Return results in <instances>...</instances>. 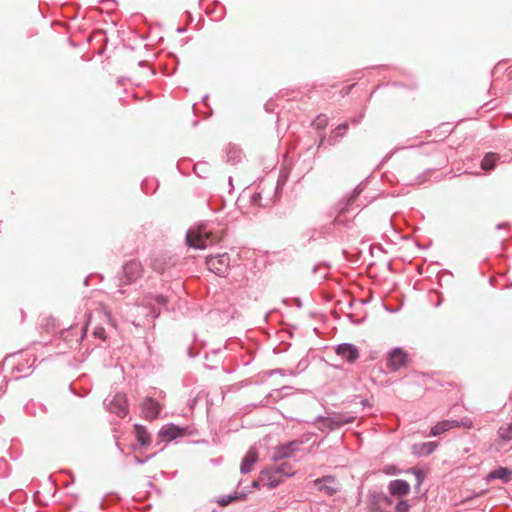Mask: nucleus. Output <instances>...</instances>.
I'll return each mask as SVG.
<instances>
[{"instance_id": "obj_1", "label": "nucleus", "mask_w": 512, "mask_h": 512, "mask_svg": "<svg viewBox=\"0 0 512 512\" xmlns=\"http://www.w3.org/2000/svg\"><path fill=\"white\" fill-rule=\"evenodd\" d=\"M278 188L279 181H277L276 185L264 181L262 184L258 186L259 191H255L250 196L251 204L259 207L270 206L274 202V198L276 197Z\"/></svg>"}, {"instance_id": "obj_2", "label": "nucleus", "mask_w": 512, "mask_h": 512, "mask_svg": "<svg viewBox=\"0 0 512 512\" xmlns=\"http://www.w3.org/2000/svg\"><path fill=\"white\" fill-rule=\"evenodd\" d=\"M218 238L208 232L204 226L189 229L186 233V245L195 249H204L217 242Z\"/></svg>"}, {"instance_id": "obj_3", "label": "nucleus", "mask_w": 512, "mask_h": 512, "mask_svg": "<svg viewBox=\"0 0 512 512\" xmlns=\"http://www.w3.org/2000/svg\"><path fill=\"white\" fill-rule=\"evenodd\" d=\"M362 188L361 185H358L351 193L350 195L342 199L336 206L337 215L334 218V223L337 225H345L347 219L345 218V215L353 212L355 208L353 207L354 201L357 199V197L361 194Z\"/></svg>"}, {"instance_id": "obj_4", "label": "nucleus", "mask_w": 512, "mask_h": 512, "mask_svg": "<svg viewBox=\"0 0 512 512\" xmlns=\"http://www.w3.org/2000/svg\"><path fill=\"white\" fill-rule=\"evenodd\" d=\"M356 419V416L354 415H342L338 414L334 417H324V416H318L316 417V422L319 423L318 429L321 431H334L336 429H339L340 427L350 424L354 422Z\"/></svg>"}, {"instance_id": "obj_5", "label": "nucleus", "mask_w": 512, "mask_h": 512, "mask_svg": "<svg viewBox=\"0 0 512 512\" xmlns=\"http://www.w3.org/2000/svg\"><path fill=\"white\" fill-rule=\"evenodd\" d=\"M206 266L216 275L225 276L230 267V256L228 253L209 255L206 257Z\"/></svg>"}, {"instance_id": "obj_6", "label": "nucleus", "mask_w": 512, "mask_h": 512, "mask_svg": "<svg viewBox=\"0 0 512 512\" xmlns=\"http://www.w3.org/2000/svg\"><path fill=\"white\" fill-rule=\"evenodd\" d=\"M104 404L109 412L116 414L120 418H124L128 415L127 397L123 393H117L112 397L108 396L104 400Z\"/></svg>"}, {"instance_id": "obj_7", "label": "nucleus", "mask_w": 512, "mask_h": 512, "mask_svg": "<svg viewBox=\"0 0 512 512\" xmlns=\"http://www.w3.org/2000/svg\"><path fill=\"white\" fill-rule=\"evenodd\" d=\"M143 268L139 261L131 260L123 265L120 286L129 285L142 276Z\"/></svg>"}, {"instance_id": "obj_8", "label": "nucleus", "mask_w": 512, "mask_h": 512, "mask_svg": "<svg viewBox=\"0 0 512 512\" xmlns=\"http://www.w3.org/2000/svg\"><path fill=\"white\" fill-rule=\"evenodd\" d=\"M368 498L371 506L370 512H386L393 505L391 497L383 492H370Z\"/></svg>"}, {"instance_id": "obj_9", "label": "nucleus", "mask_w": 512, "mask_h": 512, "mask_svg": "<svg viewBox=\"0 0 512 512\" xmlns=\"http://www.w3.org/2000/svg\"><path fill=\"white\" fill-rule=\"evenodd\" d=\"M302 443L303 442L300 440H292L287 443L278 445L273 450L272 459L274 461H279L292 457L295 452L299 451Z\"/></svg>"}, {"instance_id": "obj_10", "label": "nucleus", "mask_w": 512, "mask_h": 512, "mask_svg": "<svg viewBox=\"0 0 512 512\" xmlns=\"http://www.w3.org/2000/svg\"><path fill=\"white\" fill-rule=\"evenodd\" d=\"M408 355L400 347L393 348L387 357V367L391 371H398L407 364Z\"/></svg>"}, {"instance_id": "obj_11", "label": "nucleus", "mask_w": 512, "mask_h": 512, "mask_svg": "<svg viewBox=\"0 0 512 512\" xmlns=\"http://www.w3.org/2000/svg\"><path fill=\"white\" fill-rule=\"evenodd\" d=\"M313 486L315 489L328 496L335 495L339 490L338 481L333 476H323L322 478H318L314 480Z\"/></svg>"}, {"instance_id": "obj_12", "label": "nucleus", "mask_w": 512, "mask_h": 512, "mask_svg": "<svg viewBox=\"0 0 512 512\" xmlns=\"http://www.w3.org/2000/svg\"><path fill=\"white\" fill-rule=\"evenodd\" d=\"M141 410L145 419L154 420L159 416L162 407L160 403L152 397H145L141 404Z\"/></svg>"}, {"instance_id": "obj_13", "label": "nucleus", "mask_w": 512, "mask_h": 512, "mask_svg": "<svg viewBox=\"0 0 512 512\" xmlns=\"http://www.w3.org/2000/svg\"><path fill=\"white\" fill-rule=\"evenodd\" d=\"M336 354L348 363H354L359 358L358 348L351 343H341L335 348Z\"/></svg>"}, {"instance_id": "obj_14", "label": "nucleus", "mask_w": 512, "mask_h": 512, "mask_svg": "<svg viewBox=\"0 0 512 512\" xmlns=\"http://www.w3.org/2000/svg\"><path fill=\"white\" fill-rule=\"evenodd\" d=\"M283 480V477L277 473V470L271 467L262 470L260 473V481L269 488H276Z\"/></svg>"}, {"instance_id": "obj_15", "label": "nucleus", "mask_w": 512, "mask_h": 512, "mask_svg": "<svg viewBox=\"0 0 512 512\" xmlns=\"http://www.w3.org/2000/svg\"><path fill=\"white\" fill-rule=\"evenodd\" d=\"M388 491L391 496L403 497L410 492V484L403 479L392 480L388 484Z\"/></svg>"}, {"instance_id": "obj_16", "label": "nucleus", "mask_w": 512, "mask_h": 512, "mask_svg": "<svg viewBox=\"0 0 512 512\" xmlns=\"http://www.w3.org/2000/svg\"><path fill=\"white\" fill-rule=\"evenodd\" d=\"M185 430V428L179 427L171 423L162 427L159 431V435L168 441H172L177 439L178 437L184 436Z\"/></svg>"}, {"instance_id": "obj_17", "label": "nucleus", "mask_w": 512, "mask_h": 512, "mask_svg": "<svg viewBox=\"0 0 512 512\" xmlns=\"http://www.w3.org/2000/svg\"><path fill=\"white\" fill-rule=\"evenodd\" d=\"M437 446L438 443L435 441L415 443L412 445L411 450L413 455L423 457L432 454L436 450Z\"/></svg>"}, {"instance_id": "obj_18", "label": "nucleus", "mask_w": 512, "mask_h": 512, "mask_svg": "<svg viewBox=\"0 0 512 512\" xmlns=\"http://www.w3.org/2000/svg\"><path fill=\"white\" fill-rule=\"evenodd\" d=\"M257 460H258V453H257L256 449L250 448L242 459V462L240 465V472L242 474L249 473L252 470L254 464L257 462Z\"/></svg>"}, {"instance_id": "obj_19", "label": "nucleus", "mask_w": 512, "mask_h": 512, "mask_svg": "<svg viewBox=\"0 0 512 512\" xmlns=\"http://www.w3.org/2000/svg\"><path fill=\"white\" fill-rule=\"evenodd\" d=\"M511 475H512L511 469H509L507 467H499L497 469L490 471L486 476V480L490 482L492 480L499 479L503 483H508L511 479Z\"/></svg>"}, {"instance_id": "obj_20", "label": "nucleus", "mask_w": 512, "mask_h": 512, "mask_svg": "<svg viewBox=\"0 0 512 512\" xmlns=\"http://www.w3.org/2000/svg\"><path fill=\"white\" fill-rule=\"evenodd\" d=\"M134 432L137 441L140 443L141 446H148L151 442V437L147 429L140 424L134 425Z\"/></svg>"}, {"instance_id": "obj_21", "label": "nucleus", "mask_w": 512, "mask_h": 512, "mask_svg": "<svg viewBox=\"0 0 512 512\" xmlns=\"http://www.w3.org/2000/svg\"><path fill=\"white\" fill-rule=\"evenodd\" d=\"M242 150L236 145H229L226 151L227 162L237 164L242 160Z\"/></svg>"}, {"instance_id": "obj_22", "label": "nucleus", "mask_w": 512, "mask_h": 512, "mask_svg": "<svg viewBox=\"0 0 512 512\" xmlns=\"http://www.w3.org/2000/svg\"><path fill=\"white\" fill-rule=\"evenodd\" d=\"M452 420H443L438 422L436 425H434L429 433V436L435 437L443 434L446 431H449L451 428H453Z\"/></svg>"}, {"instance_id": "obj_23", "label": "nucleus", "mask_w": 512, "mask_h": 512, "mask_svg": "<svg viewBox=\"0 0 512 512\" xmlns=\"http://www.w3.org/2000/svg\"><path fill=\"white\" fill-rule=\"evenodd\" d=\"M499 155L496 153H487L481 160V168L484 171H491L495 168Z\"/></svg>"}, {"instance_id": "obj_24", "label": "nucleus", "mask_w": 512, "mask_h": 512, "mask_svg": "<svg viewBox=\"0 0 512 512\" xmlns=\"http://www.w3.org/2000/svg\"><path fill=\"white\" fill-rule=\"evenodd\" d=\"M286 389H289V387H283L281 389H275L273 391H271L269 394H267L266 396V400L264 403H262L263 406H266L270 403H276L278 402L279 400L283 399L287 394L284 393V390Z\"/></svg>"}, {"instance_id": "obj_25", "label": "nucleus", "mask_w": 512, "mask_h": 512, "mask_svg": "<svg viewBox=\"0 0 512 512\" xmlns=\"http://www.w3.org/2000/svg\"><path fill=\"white\" fill-rule=\"evenodd\" d=\"M348 130V123H342L336 127V129L333 132V135H331L327 142L330 146L334 145L339 138H342L346 131Z\"/></svg>"}, {"instance_id": "obj_26", "label": "nucleus", "mask_w": 512, "mask_h": 512, "mask_svg": "<svg viewBox=\"0 0 512 512\" xmlns=\"http://www.w3.org/2000/svg\"><path fill=\"white\" fill-rule=\"evenodd\" d=\"M272 469L277 470V473L285 479L286 477L292 476L294 474L293 466L287 462L281 463L279 465L271 466Z\"/></svg>"}, {"instance_id": "obj_27", "label": "nucleus", "mask_w": 512, "mask_h": 512, "mask_svg": "<svg viewBox=\"0 0 512 512\" xmlns=\"http://www.w3.org/2000/svg\"><path fill=\"white\" fill-rule=\"evenodd\" d=\"M498 436L501 440L509 442L512 440V421L498 429Z\"/></svg>"}, {"instance_id": "obj_28", "label": "nucleus", "mask_w": 512, "mask_h": 512, "mask_svg": "<svg viewBox=\"0 0 512 512\" xmlns=\"http://www.w3.org/2000/svg\"><path fill=\"white\" fill-rule=\"evenodd\" d=\"M242 496V493L235 492L234 494L220 496L216 499V502L219 504V506L224 507L235 500L241 499Z\"/></svg>"}, {"instance_id": "obj_29", "label": "nucleus", "mask_w": 512, "mask_h": 512, "mask_svg": "<svg viewBox=\"0 0 512 512\" xmlns=\"http://www.w3.org/2000/svg\"><path fill=\"white\" fill-rule=\"evenodd\" d=\"M144 301L148 305H152L155 302L159 306H166L168 299L166 296H164L162 294H158V295L147 296V297H145Z\"/></svg>"}, {"instance_id": "obj_30", "label": "nucleus", "mask_w": 512, "mask_h": 512, "mask_svg": "<svg viewBox=\"0 0 512 512\" xmlns=\"http://www.w3.org/2000/svg\"><path fill=\"white\" fill-rule=\"evenodd\" d=\"M313 125L317 130L323 131L328 125V117L325 114L318 115L313 121Z\"/></svg>"}, {"instance_id": "obj_31", "label": "nucleus", "mask_w": 512, "mask_h": 512, "mask_svg": "<svg viewBox=\"0 0 512 512\" xmlns=\"http://www.w3.org/2000/svg\"><path fill=\"white\" fill-rule=\"evenodd\" d=\"M313 274L317 275L318 280H323L328 274V267L325 264H318L313 267Z\"/></svg>"}, {"instance_id": "obj_32", "label": "nucleus", "mask_w": 512, "mask_h": 512, "mask_svg": "<svg viewBox=\"0 0 512 512\" xmlns=\"http://www.w3.org/2000/svg\"><path fill=\"white\" fill-rule=\"evenodd\" d=\"M151 267L154 271L158 273H163L165 271V261L162 258L155 257L151 261Z\"/></svg>"}, {"instance_id": "obj_33", "label": "nucleus", "mask_w": 512, "mask_h": 512, "mask_svg": "<svg viewBox=\"0 0 512 512\" xmlns=\"http://www.w3.org/2000/svg\"><path fill=\"white\" fill-rule=\"evenodd\" d=\"M411 472L414 474V476L416 478L415 487L419 488L422 485V483L426 477V474L422 469H417V468H411Z\"/></svg>"}, {"instance_id": "obj_34", "label": "nucleus", "mask_w": 512, "mask_h": 512, "mask_svg": "<svg viewBox=\"0 0 512 512\" xmlns=\"http://www.w3.org/2000/svg\"><path fill=\"white\" fill-rule=\"evenodd\" d=\"M453 427H464L470 429L473 427V421L469 417H464L461 420H452Z\"/></svg>"}, {"instance_id": "obj_35", "label": "nucleus", "mask_w": 512, "mask_h": 512, "mask_svg": "<svg viewBox=\"0 0 512 512\" xmlns=\"http://www.w3.org/2000/svg\"><path fill=\"white\" fill-rule=\"evenodd\" d=\"M383 471L387 475H398L401 473V470L395 465H386L384 466Z\"/></svg>"}, {"instance_id": "obj_36", "label": "nucleus", "mask_w": 512, "mask_h": 512, "mask_svg": "<svg viewBox=\"0 0 512 512\" xmlns=\"http://www.w3.org/2000/svg\"><path fill=\"white\" fill-rule=\"evenodd\" d=\"M409 508L407 501L399 500L395 506V512H408Z\"/></svg>"}, {"instance_id": "obj_37", "label": "nucleus", "mask_w": 512, "mask_h": 512, "mask_svg": "<svg viewBox=\"0 0 512 512\" xmlns=\"http://www.w3.org/2000/svg\"><path fill=\"white\" fill-rule=\"evenodd\" d=\"M93 334L96 338L106 340V331L103 327L97 326L94 328Z\"/></svg>"}, {"instance_id": "obj_38", "label": "nucleus", "mask_w": 512, "mask_h": 512, "mask_svg": "<svg viewBox=\"0 0 512 512\" xmlns=\"http://www.w3.org/2000/svg\"><path fill=\"white\" fill-rule=\"evenodd\" d=\"M274 373H278L280 375H294V372L289 370V371H286V370H283V369H276L274 371L271 372V374H274Z\"/></svg>"}, {"instance_id": "obj_39", "label": "nucleus", "mask_w": 512, "mask_h": 512, "mask_svg": "<svg viewBox=\"0 0 512 512\" xmlns=\"http://www.w3.org/2000/svg\"><path fill=\"white\" fill-rule=\"evenodd\" d=\"M363 117H364V114H363V112H361L356 117H353L351 119V122L353 124L357 125V124H359L362 121Z\"/></svg>"}, {"instance_id": "obj_40", "label": "nucleus", "mask_w": 512, "mask_h": 512, "mask_svg": "<svg viewBox=\"0 0 512 512\" xmlns=\"http://www.w3.org/2000/svg\"><path fill=\"white\" fill-rule=\"evenodd\" d=\"M153 455L148 456L146 459H141L137 456H134L135 462L138 464H144L146 463L150 458H152Z\"/></svg>"}, {"instance_id": "obj_41", "label": "nucleus", "mask_w": 512, "mask_h": 512, "mask_svg": "<svg viewBox=\"0 0 512 512\" xmlns=\"http://www.w3.org/2000/svg\"><path fill=\"white\" fill-rule=\"evenodd\" d=\"M200 168H201V165L196 164V165L194 166V172H195L198 176L203 177V176L200 174V172H199V169H200Z\"/></svg>"}, {"instance_id": "obj_42", "label": "nucleus", "mask_w": 512, "mask_h": 512, "mask_svg": "<svg viewBox=\"0 0 512 512\" xmlns=\"http://www.w3.org/2000/svg\"><path fill=\"white\" fill-rule=\"evenodd\" d=\"M260 483H262V482L260 481V478H259L258 480H254V481L252 482V486H253L254 488H258V487H259V485H260Z\"/></svg>"}, {"instance_id": "obj_43", "label": "nucleus", "mask_w": 512, "mask_h": 512, "mask_svg": "<svg viewBox=\"0 0 512 512\" xmlns=\"http://www.w3.org/2000/svg\"><path fill=\"white\" fill-rule=\"evenodd\" d=\"M361 405L363 408H365V407L369 406V401L367 399H363V400H361Z\"/></svg>"}, {"instance_id": "obj_44", "label": "nucleus", "mask_w": 512, "mask_h": 512, "mask_svg": "<svg viewBox=\"0 0 512 512\" xmlns=\"http://www.w3.org/2000/svg\"><path fill=\"white\" fill-rule=\"evenodd\" d=\"M507 226H508V224H507V223H501V224H498V225L496 226V228H497V229H503L504 227H507Z\"/></svg>"}, {"instance_id": "obj_45", "label": "nucleus", "mask_w": 512, "mask_h": 512, "mask_svg": "<svg viewBox=\"0 0 512 512\" xmlns=\"http://www.w3.org/2000/svg\"><path fill=\"white\" fill-rule=\"evenodd\" d=\"M105 317L107 318V320H108L109 322H112V319H111V315H110V313L105 312Z\"/></svg>"}, {"instance_id": "obj_46", "label": "nucleus", "mask_w": 512, "mask_h": 512, "mask_svg": "<svg viewBox=\"0 0 512 512\" xmlns=\"http://www.w3.org/2000/svg\"><path fill=\"white\" fill-rule=\"evenodd\" d=\"M325 141H326L325 136H321L319 146L323 145Z\"/></svg>"}, {"instance_id": "obj_47", "label": "nucleus", "mask_w": 512, "mask_h": 512, "mask_svg": "<svg viewBox=\"0 0 512 512\" xmlns=\"http://www.w3.org/2000/svg\"><path fill=\"white\" fill-rule=\"evenodd\" d=\"M16 369H17L18 371H23V369H22V368H20V366H16Z\"/></svg>"}]
</instances>
